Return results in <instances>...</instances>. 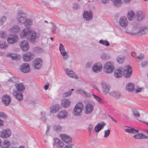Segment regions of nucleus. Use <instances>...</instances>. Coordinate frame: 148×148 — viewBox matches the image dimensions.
<instances>
[{
	"mask_svg": "<svg viewBox=\"0 0 148 148\" xmlns=\"http://www.w3.org/2000/svg\"><path fill=\"white\" fill-rule=\"evenodd\" d=\"M125 131L130 134H135L138 133V130L134 129L133 128L129 127L125 130Z\"/></svg>",
	"mask_w": 148,
	"mask_h": 148,
	"instance_id": "nucleus-29",
	"label": "nucleus"
},
{
	"mask_svg": "<svg viewBox=\"0 0 148 148\" xmlns=\"http://www.w3.org/2000/svg\"><path fill=\"white\" fill-rule=\"evenodd\" d=\"M148 27H144L140 29L138 32V33L140 34H145L147 32Z\"/></svg>",
	"mask_w": 148,
	"mask_h": 148,
	"instance_id": "nucleus-37",
	"label": "nucleus"
},
{
	"mask_svg": "<svg viewBox=\"0 0 148 148\" xmlns=\"http://www.w3.org/2000/svg\"><path fill=\"white\" fill-rule=\"evenodd\" d=\"M59 49L63 57V59L64 60L67 59L68 56L67 55V53L64 46L62 44H60Z\"/></svg>",
	"mask_w": 148,
	"mask_h": 148,
	"instance_id": "nucleus-13",
	"label": "nucleus"
},
{
	"mask_svg": "<svg viewBox=\"0 0 148 148\" xmlns=\"http://www.w3.org/2000/svg\"><path fill=\"white\" fill-rule=\"evenodd\" d=\"M20 46L23 50L24 51H27L29 49L28 43L25 40H23L21 42Z\"/></svg>",
	"mask_w": 148,
	"mask_h": 148,
	"instance_id": "nucleus-21",
	"label": "nucleus"
},
{
	"mask_svg": "<svg viewBox=\"0 0 148 148\" xmlns=\"http://www.w3.org/2000/svg\"><path fill=\"white\" fill-rule=\"evenodd\" d=\"M101 58L102 60H105L109 59L110 56L108 54L103 53L101 55Z\"/></svg>",
	"mask_w": 148,
	"mask_h": 148,
	"instance_id": "nucleus-40",
	"label": "nucleus"
},
{
	"mask_svg": "<svg viewBox=\"0 0 148 148\" xmlns=\"http://www.w3.org/2000/svg\"><path fill=\"white\" fill-rule=\"evenodd\" d=\"M56 27L54 24H53V26L52 29V32L53 33H56Z\"/></svg>",
	"mask_w": 148,
	"mask_h": 148,
	"instance_id": "nucleus-59",
	"label": "nucleus"
},
{
	"mask_svg": "<svg viewBox=\"0 0 148 148\" xmlns=\"http://www.w3.org/2000/svg\"><path fill=\"white\" fill-rule=\"evenodd\" d=\"M114 69L113 63L111 62H108L105 64L103 70L106 73H110L113 72Z\"/></svg>",
	"mask_w": 148,
	"mask_h": 148,
	"instance_id": "nucleus-2",
	"label": "nucleus"
},
{
	"mask_svg": "<svg viewBox=\"0 0 148 148\" xmlns=\"http://www.w3.org/2000/svg\"><path fill=\"white\" fill-rule=\"evenodd\" d=\"M0 117L2 118L6 119L7 118L6 115L3 112H0Z\"/></svg>",
	"mask_w": 148,
	"mask_h": 148,
	"instance_id": "nucleus-53",
	"label": "nucleus"
},
{
	"mask_svg": "<svg viewBox=\"0 0 148 148\" xmlns=\"http://www.w3.org/2000/svg\"><path fill=\"white\" fill-rule=\"evenodd\" d=\"M94 110V106L92 103H88L84 109V112L87 114H89L92 113Z\"/></svg>",
	"mask_w": 148,
	"mask_h": 148,
	"instance_id": "nucleus-7",
	"label": "nucleus"
},
{
	"mask_svg": "<svg viewBox=\"0 0 148 148\" xmlns=\"http://www.w3.org/2000/svg\"><path fill=\"white\" fill-rule=\"evenodd\" d=\"M15 86L17 90L19 92H23L25 89V86L22 83L17 84L15 85Z\"/></svg>",
	"mask_w": 148,
	"mask_h": 148,
	"instance_id": "nucleus-31",
	"label": "nucleus"
},
{
	"mask_svg": "<svg viewBox=\"0 0 148 148\" xmlns=\"http://www.w3.org/2000/svg\"><path fill=\"white\" fill-rule=\"evenodd\" d=\"M34 55L33 53L28 52L23 55V60L26 62L31 61L34 58Z\"/></svg>",
	"mask_w": 148,
	"mask_h": 148,
	"instance_id": "nucleus-8",
	"label": "nucleus"
},
{
	"mask_svg": "<svg viewBox=\"0 0 148 148\" xmlns=\"http://www.w3.org/2000/svg\"><path fill=\"white\" fill-rule=\"evenodd\" d=\"M109 95L113 96L116 99H118L120 98V94L119 92H118L112 91L109 93Z\"/></svg>",
	"mask_w": 148,
	"mask_h": 148,
	"instance_id": "nucleus-33",
	"label": "nucleus"
},
{
	"mask_svg": "<svg viewBox=\"0 0 148 148\" xmlns=\"http://www.w3.org/2000/svg\"><path fill=\"white\" fill-rule=\"evenodd\" d=\"M6 36V34L5 32L4 31H0V37L1 38H4Z\"/></svg>",
	"mask_w": 148,
	"mask_h": 148,
	"instance_id": "nucleus-48",
	"label": "nucleus"
},
{
	"mask_svg": "<svg viewBox=\"0 0 148 148\" xmlns=\"http://www.w3.org/2000/svg\"><path fill=\"white\" fill-rule=\"evenodd\" d=\"M25 15L26 13L22 10H19L18 12L16 19L19 23H24V21L26 19Z\"/></svg>",
	"mask_w": 148,
	"mask_h": 148,
	"instance_id": "nucleus-4",
	"label": "nucleus"
},
{
	"mask_svg": "<svg viewBox=\"0 0 148 148\" xmlns=\"http://www.w3.org/2000/svg\"><path fill=\"white\" fill-rule=\"evenodd\" d=\"M148 65V62L147 61H145L143 62L141 64L142 67H144L147 66Z\"/></svg>",
	"mask_w": 148,
	"mask_h": 148,
	"instance_id": "nucleus-52",
	"label": "nucleus"
},
{
	"mask_svg": "<svg viewBox=\"0 0 148 148\" xmlns=\"http://www.w3.org/2000/svg\"><path fill=\"white\" fill-rule=\"evenodd\" d=\"M53 145L54 146H56L58 147L62 148L64 145V143L60 140L57 138H55L53 139Z\"/></svg>",
	"mask_w": 148,
	"mask_h": 148,
	"instance_id": "nucleus-17",
	"label": "nucleus"
},
{
	"mask_svg": "<svg viewBox=\"0 0 148 148\" xmlns=\"http://www.w3.org/2000/svg\"><path fill=\"white\" fill-rule=\"evenodd\" d=\"M144 18V14L141 11L137 12L136 14V19L138 21L142 20Z\"/></svg>",
	"mask_w": 148,
	"mask_h": 148,
	"instance_id": "nucleus-35",
	"label": "nucleus"
},
{
	"mask_svg": "<svg viewBox=\"0 0 148 148\" xmlns=\"http://www.w3.org/2000/svg\"><path fill=\"white\" fill-rule=\"evenodd\" d=\"M83 104L82 102L77 103L74 108L73 113L75 116L80 115L83 108Z\"/></svg>",
	"mask_w": 148,
	"mask_h": 148,
	"instance_id": "nucleus-1",
	"label": "nucleus"
},
{
	"mask_svg": "<svg viewBox=\"0 0 148 148\" xmlns=\"http://www.w3.org/2000/svg\"><path fill=\"white\" fill-rule=\"evenodd\" d=\"M60 108V107L58 105H56L51 107V113H55L58 112Z\"/></svg>",
	"mask_w": 148,
	"mask_h": 148,
	"instance_id": "nucleus-34",
	"label": "nucleus"
},
{
	"mask_svg": "<svg viewBox=\"0 0 148 148\" xmlns=\"http://www.w3.org/2000/svg\"><path fill=\"white\" fill-rule=\"evenodd\" d=\"M110 132V129H108L104 131V137L107 138L109 136Z\"/></svg>",
	"mask_w": 148,
	"mask_h": 148,
	"instance_id": "nucleus-45",
	"label": "nucleus"
},
{
	"mask_svg": "<svg viewBox=\"0 0 148 148\" xmlns=\"http://www.w3.org/2000/svg\"><path fill=\"white\" fill-rule=\"evenodd\" d=\"M62 127L59 125H56L53 126V129L56 131H59L61 130Z\"/></svg>",
	"mask_w": 148,
	"mask_h": 148,
	"instance_id": "nucleus-46",
	"label": "nucleus"
},
{
	"mask_svg": "<svg viewBox=\"0 0 148 148\" xmlns=\"http://www.w3.org/2000/svg\"><path fill=\"white\" fill-rule=\"evenodd\" d=\"M124 72H126L125 75V77L127 78L130 77L132 75V69L131 66L128 65L125 67Z\"/></svg>",
	"mask_w": 148,
	"mask_h": 148,
	"instance_id": "nucleus-12",
	"label": "nucleus"
},
{
	"mask_svg": "<svg viewBox=\"0 0 148 148\" xmlns=\"http://www.w3.org/2000/svg\"><path fill=\"white\" fill-rule=\"evenodd\" d=\"M11 97L8 95H4L2 98V101L5 106H8L10 102Z\"/></svg>",
	"mask_w": 148,
	"mask_h": 148,
	"instance_id": "nucleus-20",
	"label": "nucleus"
},
{
	"mask_svg": "<svg viewBox=\"0 0 148 148\" xmlns=\"http://www.w3.org/2000/svg\"><path fill=\"white\" fill-rule=\"evenodd\" d=\"M38 37V36L37 35V33L34 30H30L29 34L27 36V38L29 41L34 42Z\"/></svg>",
	"mask_w": 148,
	"mask_h": 148,
	"instance_id": "nucleus-3",
	"label": "nucleus"
},
{
	"mask_svg": "<svg viewBox=\"0 0 148 148\" xmlns=\"http://www.w3.org/2000/svg\"><path fill=\"white\" fill-rule=\"evenodd\" d=\"M70 101L67 99H64L62 100L61 103V105L64 108L68 107L70 105Z\"/></svg>",
	"mask_w": 148,
	"mask_h": 148,
	"instance_id": "nucleus-27",
	"label": "nucleus"
},
{
	"mask_svg": "<svg viewBox=\"0 0 148 148\" xmlns=\"http://www.w3.org/2000/svg\"><path fill=\"white\" fill-rule=\"evenodd\" d=\"M13 95L18 100L21 101L23 99V95L21 92L18 93L17 92L14 91Z\"/></svg>",
	"mask_w": 148,
	"mask_h": 148,
	"instance_id": "nucleus-30",
	"label": "nucleus"
},
{
	"mask_svg": "<svg viewBox=\"0 0 148 148\" xmlns=\"http://www.w3.org/2000/svg\"><path fill=\"white\" fill-rule=\"evenodd\" d=\"M65 71L69 77L75 79L78 78V76L72 71L69 69H65Z\"/></svg>",
	"mask_w": 148,
	"mask_h": 148,
	"instance_id": "nucleus-23",
	"label": "nucleus"
},
{
	"mask_svg": "<svg viewBox=\"0 0 148 148\" xmlns=\"http://www.w3.org/2000/svg\"><path fill=\"white\" fill-rule=\"evenodd\" d=\"M10 142L9 140H4L2 143V148H8L10 145Z\"/></svg>",
	"mask_w": 148,
	"mask_h": 148,
	"instance_id": "nucleus-38",
	"label": "nucleus"
},
{
	"mask_svg": "<svg viewBox=\"0 0 148 148\" xmlns=\"http://www.w3.org/2000/svg\"><path fill=\"white\" fill-rule=\"evenodd\" d=\"M33 20L32 19H26L25 21L23 23L24 25L27 27L29 28L32 25Z\"/></svg>",
	"mask_w": 148,
	"mask_h": 148,
	"instance_id": "nucleus-28",
	"label": "nucleus"
},
{
	"mask_svg": "<svg viewBox=\"0 0 148 148\" xmlns=\"http://www.w3.org/2000/svg\"><path fill=\"white\" fill-rule=\"evenodd\" d=\"M72 144L67 145H66L64 148H72Z\"/></svg>",
	"mask_w": 148,
	"mask_h": 148,
	"instance_id": "nucleus-64",
	"label": "nucleus"
},
{
	"mask_svg": "<svg viewBox=\"0 0 148 148\" xmlns=\"http://www.w3.org/2000/svg\"><path fill=\"white\" fill-rule=\"evenodd\" d=\"M72 93L71 91H68L64 93V96L66 97H68L71 95Z\"/></svg>",
	"mask_w": 148,
	"mask_h": 148,
	"instance_id": "nucleus-57",
	"label": "nucleus"
},
{
	"mask_svg": "<svg viewBox=\"0 0 148 148\" xmlns=\"http://www.w3.org/2000/svg\"><path fill=\"white\" fill-rule=\"evenodd\" d=\"M60 137L65 143H67L71 142L72 139L69 136L65 134H61Z\"/></svg>",
	"mask_w": 148,
	"mask_h": 148,
	"instance_id": "nucleus-18",
	"label": "nucleus"
},
{
	"mask_svg": "<svg viewBox=\"0 0 148 148\" xmlns=\"http://www.w3.org/2000/svg\"><path fill=\"white\" fill-rule=\"evenodd\" d=\"M114 5L116 6H119L121 3V0H111Z\"/></svg>",
	"mask_w": 148,
	"mask_h": 148,
	"instance_id": "nucleus-43",
	"label": "nucleus"
},
{
	"mask_svg": "<svg viewBox=\"0 0 148 148\" xmlns=\"http://www.w3.org/2000/svg\"><path fill=\"white\" fill-rule=\"evenodd\" d=\"M20 69L24 73H28L30 70L29 64L27 63L22 64L21 66Z\"/></svg>",
	"mask_w": 148,
	"mask_h": 148,
	"instance_id": "nucleus-14",
	"label": "nucleus"
},
{
	"mask_svg": "<svg viewBox=\"0 0 148 148\" xmlns=\"http://www.w3.org/2000/svg\"><path fill=\"white\" fill-rule=\"evenodd\" d=\"M114 75L117 78L120 77L122 76V74L121 71L119 69L115 70L114 72Z\"/></svg>",
	"mask_w": 148,
	"mask_h": 148,
	"instance_id": "nucleus-36",
	"label": "nucleus"
},
{
	"mask_svg": "<svg viewBox=\"0 0 148 148\" xmlns=\"http://www.w3.org/2000/svg\"><path fill=\"white\" fill-rule=\"evenodd\" d=\"M143 89V88L137 87L136 89L135 90V92L137 93L140 92Z\"/></svg>",
	"mask_w": 148,
	"mask_h": 148,
	"instance_id": "nucleus-62",
	"label": "nucleus"
},
{
	"mask_svg": "<svg viewBox=\"0 0 148 148\" xmlns=\"http://www.w3.org/2000/svg\"><path fill=\"white\" fill-rule=\"evenodd\" d=\"M102 91L105 94H109L110 91V87L108 84L105 83H102Z\"/></svg>",
	"mask_w": 148,
	"mask_h": 148,
	"instance_id": "nucleus-22",
	"label": "nucleus"
},
{
	"mask_svg": "<svg viewBox=\"0 0 148 148\" xmlns=\"http://www.w3.org/2000/svg\"><path fill=\"white\" fill-rule=\"evenodd\" d=\"M9 81L11 82H16V78L15 77H12L10 78Z\"/></svg>",
	"mask_w": 148,
	"mask_h": 148,
	"instance_id": "nucleus-61",
	"label": "nucleus"
},
{
	"mask_svg": "<svg viewBox=\"0 0 148 148\" xmlns=\"http://www.w3.org/2000/svg\"><path fill=\"white\" fill-rule=\"evenodd\" d=\"M30 30L28 29H24L20 33V36L21 38H23L29 34V32Z\"/></svg>",
	"mask_w": 148,
	"mask_h": 148,
	"instance_id": "nucleus-32",
	"label": "nucleus"
},
{
	"mask_svg": "<svg viewBox=\"0 0 148 148\" xmlns=\"http://www.w3.org/2000/svg\"><path fill=\"white\" fill-rule=\"evenodd\" d=\"M134 12L132 11L129 12L128 13L127 17L130 21H132L134 19Z\"/></svg>",
	"mask_w": 148,
	"mask_h": 148,
	"instance_id": "nucleus-39",
	"label": "nucleus"
},
{
	"mask_svg": "<svg viewBox=\"0 0 148 148\" xmlns=\"http://www.w3.org/2000/svg\"><path fill=\"white\" fill-rule=\"evenodd\" d=\"M92 63L91 62L88 63L86 65V66L87 68H88L92 66Z\"/></svg>",
	"mask_w": 148,
	"mask_h": 148,
	"instance_id": "nucleus-63",
	"label": "nucleus"
},
{
	"mask_svg": "<svg viewBox=\"0 0 148 148\" xmlns=\"http://www.w3.org/2000/svg\"><path fill=\"white\" fill-rule=\"evenodd\" d=\"M105 125V123L103 122L98 123L95 127L93 131L96 133H98L103 128L104 126Z\"/></svg>",
	"mask_w": 148,
	"mask_h": 148,
	"instance_id": "nucleus-10",
	"label": "nucleus"
},
{
	"mask_svg": "<svg viewBox=\"0 0 148 148\" xmlns=\"http://www.w3.org/2000/svg\"><path fill=\"white\" fill-rule=\"evenodd\" d=\"M83 17L84 20L89 21L92 19L93 14L90 11H84L83 13Z\"/></svg>",
	"mask_w": 148,
	"mask_h": 148,
	"instance_id": "nucleus-11",
	"label": "nucleus"
},
{
	"mask_svg": "<svg viewBox=\"0 0 148 148\" xmlns=\"http://www.w3.org/2000/svg\"><path fill=\"white\" fill-rule=\"evenodd\" d=\"M12 134V132L10 130L7 128L3 130L1 132L0 136L3 138H7L10 137Z\"/></svg>",
	"mask_w": 148,
	"mask_h": 148,
	"instance_id": "nucleus-6",
	"label": "nucleus"
},
{
	"mask_svg": "<svg viewBox=\"0 0 148 148\" xmlns=\"http://www.w3.org/2000/svg\"><path fill=\"white\" fill-rule=\"evenodd\" d=\"M93 125L91 124H90L88 128V132H90L93 129Z\"/></svg>",
	"mask_w": 148,
	"mask_h": 148,
	"instance_id": "nucleus-55",
	"label": "nucleus"
},
{
	"mask_svg": "<svg viewBox=\"0 0 148 148\" xmlns=\"http://www.w3.org/2000/svg\"><path fill=\"white\" fill-rule=\"evenodd\" d=\"M42 64V60L40 58H36L33 61L32 66L35 69H39L41 68Z\"/></svg>",
	"mask_w": 148,
	"mask_h": 148,
	"instance_id": "nucleus-5",
	"label": "nucleus"
},
{
	"mask_svg": "<svg viewBox=\"0 0 148 148\" xmlns=\"http://www.w3.org/2000/svg\"><path fill=\"white\" fill-rule=\"evenodd\" d=\"M102 69V64L100 63H97L95 64L92 67L93 71L95 73H98Z\"/></svg>",
	"mask_w": 148,
	"mask_h": 148,
	"instance_id": "nucleus-16",
	"label": "nucleus"
},
{
	"mask_svg": "<svg viewBox=\"0 0 148 148\" xmlns=\"http://www.w3.org/2000/svg\"><path fill=\"white\" fill-rule=\"evenodd\" d=\"M148 138V137L142 133H140V139H144Z\"/></svg>",
	"mask_w": 148,
	"mask_h": 148,
	"instance_id": "nucleus-56",
	"label": "nucleus"
},
{
	"mask_svg": "<svg viewBox=\"0 0 148 148\" xmlns=\"http://www.w3.org/2000/svg\"><path fill=\"white\" fill-rule=\"evenodd\" d=\"M126 89L129 92H133L135 89V86L134 84L129 83L126 86Z\"/></svg>",
	"mask_w": 148,
	"mask_h": 148,
	"instance_id": "nucleus-25",
	"label": "nucleus"
},
{
	"mask_svg": "<svg viewBox=\"0 0 148 148\" xmlns=\"http://www.w3.org/2000/svg\"><path fill=\"white\" fill-rule=\"evenodd\" d=\"M132 112L134 116L139 117L140 116V114L138 111L136 109H132Z\"/></svg>",
	"mask_w": 148,
	"mask_h": 148,
	"instance_id": "nucleus-41",
	"label": "nucleus"
},
{
	"mask_svg": "<svg viewBox=\"0 0 148 148\" xmlns=\"http://www.w3.org/2000/svg\"><path fill=\"white\" fill-rule=\"evenodd\" d=\"M18 36L16 35H10L7 38V41L10 44H13L17 42L18 40Z\"/></svg>",
	"mask_w": 148,
	"mask_h": 148,
	"instance_id": "nucleus-9",
	"label": "nucleus"
},
{
	"mask_svg": "<svg viewBox=\"0 0 148 148\" xmlns=\"http://www.w3.org/2000/svg\"><path fill=\"white\" fill-rule=\"evenodd\" d=\"M67 115V112L65 110H63L58 114L57 117L59 119H64L66 117Z\"/></svg>",
	"mask_w": 148,
	"mask_h": 148,
	"instance_id": "nucleus-26",
	"label": "nucleus"
},
{
	"mask_svg": "<svg viewBox=\"0 0 148 148\" xmlns=\"http://www.w3.org/2000/svg\"><path fill=\"white\" fill-rule=\"evenodd\" d=\"M6 56L8 57H10L13 60L17 61H19L21 58L20 56L15 53H8L6 54Z\"/></svg>",
	"mask_w": 148,
	"mask_h": 148,
	"instance_id": "nucleus-19",
	"label": "nucleus"
},
{
	"mask_svg": "<svg viewBox=\"0 0 148 148\" xmlns=\"http://www.w3.org/2000/svg\"><path fill=\"white\" fill-rule=\"evenodd\" d=\"M5 42H0V48H6L7 47V46L5 45Z\"/></svg>",
	"mask_w": 148,
	"mask_h": 148,
	"instance_id": "nucleus-49",
	"label": "nucleus"
},
{
	"mask_svg": "<svg viewBox=\"0 0 148 148\" xmlns=\"http://www.w3.org/2000/svg\"><path fill=\"white\" fill-rule=\"evenodd\" d=\"M124 60V58L123 57H118L116 58L117 62L119 63H122Z\"/></svg>",
	"mask_w": 148,
	"mask_h": 148,
	"instance_id": "nucleus-47",
	"label": "nucleus"
},
{
	"mask_svg": "<svg viewBox=\"0 0 148 148\" xmlns=\"http://www.w3.org/2000/svg\"><path fill=\"white\" fill-rule=\"evenodd\" d=\"M99 42L101 44L105 45L106 46H109L110 45L109 42L106 40H100Z\"/></svg>",
	"mask_w": 148,
	"mask_h": 148,
	"instance_id": "nucleus-44",
	"label": "nucleus"
},
{
	"mask_svg": "<svg viewBox=\"0 0 148 148\" xmlns=\"http://www.w3.org/2000/svg\"><path fill=\"white\" fill-rule=\"evenodd\" d=\"M134 138L135 139H140V133H138L137 134H135L134 136Z\"/></svg>",
	"mask_w": 148,
	"mask_h": 148,
	"instance_id": "nucleus-58",
	"label": "nucleus"
},
{
	"mask_svg": "<svg viewBox=\"0 0 148 148\" xmlns=\"http://www.w3.org/2000/svg\"><path fill=\"white\" fill-rule=\"evenodd\" d=\"M45 112H41V119L43 121H45L46 120L45 117Z\"/></svg>",
	"mask_w": 148,
	"mask_h": 148,
	"instance_id": "nucleus-51",
	"label": "nucleus"
},
{
	"mask_svg": "<svg viewBox=\"0 0 148 148\" xmlns=\"http://www.w3.org/2000/svg\"><path fill=\"white\" fill-rule=\"evenodd\" d=\"M9 31L14 34L19 33L20 31V27L17 25L14 26L9 29Z\"/></svg>",
	"mask_w": 148,
	"mask_h": 148,
	"instance_id": "nucleus-24",
	"label": "nucleus"
},
{
	"mask_svg": "<svg viewBox=\"0 0 148 148\" xmlns=\"http://www.w3.org/2000/svg\"><path fill=\"white\" fill-rule=\"evenodd\" d=\"M119 23L122 27L125 28L128 25L127 20L126 17L122 16L120 18L119 20Z\"/></svg>",
	"mask_w": 148,
	"mask_h": 148,
	"instance_id": "nucleus-15",
	"label": "nucleus"
},
{
	"mask_svg": "<svg viewBox=\"0 0 148 148\" xmlns=\"http://www.w3.org/2000/svg\"><path fill=\"white\" fill-rule=\"evenodd\" d=\"M73 8L74 9H77L79 8V6L77 3H75L73 4Z\"/></svg>",
	"mask_w": 148,
	"mask_h": 148,
	"instance_id": "nucleus-54",
	"label": "nucleus"
},
{
	"mask_svg": "<svg viewBox=\"0 0 148 148\" xmlns=\"http://www.w3.org/2000/svg\"><path fill=\"white\" fill-rule=\"evenodd\" d=\"M6 20V17L4 16H2L0 19V23L2 24Z\"/></svg>",
	"mask_w": 148,
	"mask_h": 148,
	"instance_id": "nucleus-50",
	"label": "nucleus"
},
{
	"mask_svg": "<svg viewBox=\"0 0 148 148\" xmlns=\"http://www.w3.org/2000/svg\"><path fill=\"white\" fill-rule=\"evenodd\" d=\"M144 56V55L143 54L141 53H140V54L138 57V58L139 59L142 60Z\"/></svg>",
	"mask_w": 148,
	"mask_h": 148,
	"instance_id": "nucleus-60",
	"label": "nucleus"
},
{
	"mask_svg": "<svg viewBox=\"0 0 148 148\" xmlns=\"http://www.w3.org/2000/svg\"><path fill=\"white\" fill-rule=\"evenodd\" d=\"M92 95L93 96L94 98L100 104H102L103 103V100L99 97L94 94H93Z\"/></svg>",
	"mask_w": 148,
	"mask_h": 148,
	"instance_id": "nucleus-42",
	"label": "nucleus"
}]
</instances>
